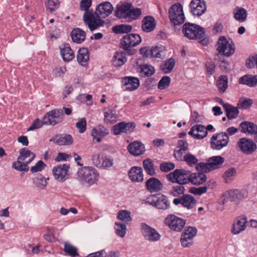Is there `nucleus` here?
I'll return each instance as SVG.
<instances>
[{
    "label": "nucleus",
    "instance_id": "ddd939ff",
    "mask_svg": "<svg viewBox=\"0 0 257 257\" xmlns=\"http://www.w3.org/2000/svg\"><path fill=\"white\" fill-rule=\"evenodd\" d=\"M91 159L93 164L98 168H110L113 164L112 159L104 156L100 153L93 154Z\"/></svg>",
    "mask_w": 257,
    "mask_h": 257
},
{
    "label": "nucleus",
    "instance_id": "dca6fc26",
    "mask_svg": "<svg viewBox=\"0 0 257 257\" xmlns=\"http://www.w3.org/2000/svg\"><path fill=\"white\" fill-rule=\"evenodd\" d=\"M173 203L175 205L181 204L188 209L193 208L196 204V200L193 196L190 194H185L173 199Z\"/></svg>",
    "mask_w": 257,
    "mask_h": 257
},
{
    "label": "nucleus",
    "instance_id": "f3484780",
    "mask_svg": "<svg viewBox=\"0 0 257 257\" xmlns=\"http://www.w3.org/2000/svg\"><path fill=\"white\" fill-rule=\"evenodd\" d=\"M189 8L190 11L193 16L200 17L205 12L206 5L204 0H192Z\"/></svg>",
    "mask_w": 257,
    "mask_h": 257
},
{
    "label": "nucleus",
    "instance_id": "69168bd1",
    "mask_svg": "<svg viewBox=\"0 0 257 257\" xmlns=\"http://www.w3.org/2000/svg\"><path fill=\"white\" fill-rule=\"evenodd\" d=\"M207 190V187L204 186L198 188L191 187L190 189L189 192L193 194L200 195L205 192Z\"/></svg>",
    "mask_w": 257,
    "mask_h": 257
},
{
    "label": "nucleus",
    "instance_id": "c9c22d12",
    "mask_svg": "<svg viewBox=\"0 0 257 257\" xmlns=\"http://www.w3.org/2000/svg\"><path fill=\"white\" fill-rule=\"evenodd\" d=\"M223 108L226 112V116L229 119L236 118L239 113V111L237 107L227 103L223 104Z\"/></svg>",
    "mask_w": 257,
    "mask_h": 257
},
{
    "label": "nucleus",
    "instance_id": "5fc2aeb1",
    "mask_svg": "<svg viewBox=\"0 0 257 257\" xmlns=\"http://www.w3.org/2000/svg\"><path fill=\"white\" fill-rule=\"evenodd\" d=\"M117 217L118 219L124 220L126 222L132 220L131 212L126 210H121L119 211L117 214Z\"/></svg>",
    "mask_w": 257,
    "mask_h": 257
},
{
    "label": "nucleus",
    "instance_id": "f704fd0d",
    "mask_svg": "<svg viewBox=\"0 0 257 257\" xmlns=\"http://www.w3.org/2000/svg\"><path fill=\"white\" fill-rule=\"evenodd\" d=\"M207 180L206 175L200 172L190 173V182L194 185H201L206 182Z\"/></svg>",
    "mask_w": 257,
    "mask_h": 257
},
{
    "label": "nucleus",
    "instance_id": "a211bd4d",
    "mask_svg": "<svg viewBox=\"0 0 257 257\" xmlns=\"http://www.w3.org/2000/svg\"><path fill=\"white\" fill-rule=\"evenodd\" d=\"M69 168V165L67 164L59 165L54 167L53 169V173L55 179L61 182L66 180V177L68 175Z\"/></svg>",
    "mask_w": 257,
    "mask_h": 257
},
{
    "label": "nucleus",
    "instance_id": "9b49d317",
    "mask_svg": "<svg viewBox=\"0 0 257 257\" xmlns=\"http://www.w3.org/2000/svg\"><path fill=\"white\" fill-rule=\"evenodd\" d=\"M165 224L169 227L176 231H181L186 224V221L174 214L168 215L165 220Z\"/></svg>",
    "mask_w": 257,
    "mask_h": 257
},
{
    "label": "nucleus",
    "instance_id": "b1692460",
    "mask_svg": "<svg viewBox=\"0 0 257 257\" xmlns=\"http://www.w3.org/2000/svg\"><path fill=\"white\" fill-rule=\"evenodd\" d=\"M61 56L65 62H69L74 58L75 55L69 44H64L60 46Z\"/></svg>",
    "mask_w": 257,
    "mask_h": 257
},
{
    "label": "nucleus",
    "instance_id": "ea45409f",
    "mask_svg": "<svg viewBox=\"0 0 257 257\" xmlns=\"http://www.w3.org/2000/svg\"><path fill=\"white\" fill-rule=\"evenodd\" d=\"M140 73L143 77H150L153 75L155 71V68L149 64L141 65L140 66Z\"/></svg>",
    "mask_w": 257,
    "mask_h": 257
},
{
    "label": "nucleus",
    "instance_id": "79ce46f5",
    "mask_svg": "<svg viewBox=\"0 0 257 257\" xmlns=\"http://www.w3.org/2000/svg\"><path fill=\"white\" fill-rule=\"evenodd\" d=\"M185 191V187L182 184H179L173 186L169 191V194L174 197H180L181 195H183Z\"/></svg>",
    "mask_w": 257,
    "mask_h": 257
},
{
    "label": "nucleus",
    "instance_id": "4c0bfd02",
    "mask_svg": "<svg viewBox=\"0 0 257 257\" xmlns=\"http://www.w3.org/2000/svg\"><path fill=\"white\" fill-rule=\"evenodd\" d=\"M133 30L132 26L126 24H120L112 27L113 32L116 34H128Z\"/></svg>",
    "mask_w": 257,
    "mask_h": 257
},
{
    "label": "nucleus",
    "instance_id": "338daca9",
    "mask_svg": "<svg viewBox=\"0 0 257 257\" xmlns=\"http://www.w3.org/2000/svg\"><path fill=\"white\" fill-rule=\"evenodd\" d=\"M46 167L45 164L42 161H39L34 166L31 167L30 171L32 173H36L41 171Z\"/></svg>",
    "mask_w": 257,
    "mask_h": 257
},
{
    "label": "nucleus",
    "instance_id": "bf43d9fd",
    "mask_svg": "<svg viewBox=\"0 0 257 257\" xmlns=\"http://www.w3.org/2000/svg\"><path fill=\"white\" fill-rule=\"evenodd\" d=\"M124 130L123 121L120 122L114 125L112 127L113 134L115 136L124 133Z\"/></svg>",
    "mask_w": 257,
    "mask_h": 257
},
{
    "label": "nucleus",
    "instance_id": "4d7b16f0",
    "mask_svg": "<svg viewBox=\"0 0 257 257\" xmlns=\"http://www.w3.org/2000/svg\"><path fill=\"white\" fill-rule=\"evenodd\" d=\"M209 162H207V163H203L201 162L199 163H197V164L196 165V169L198 172H201L200 173H207L209 172L212 170L210 168V167L209 166Z\"/></svg>",
    "mask_w": 257,
    "mask_h": 257
},
{
    "label": "nucleus",
    "instance_id": "20e7f679",
    "mask_svg": "<svg viewBox=\"0 0 257 257\" xmlns=\"http://www.w3.org/2000/svg\"><path fill=\"white\" fill-rule=\"evenodd\" d=\"M142 41L141 37L138 34H126L120 40V47L126 51L128 55H133L136 52L133 48L141 44Z\"/></svg>",
    "mask_w": 257,
    "mask_h": 257
},
{
    "label": "nucleus",
    "instance_id": "052dcab7",
    "mask_svg": "<svg viewBox=\"0 0 257 257\" xmlns=\"http://www.w3.org/2000/svg\"><path fill=\"white\" fill-rule=\"evenodd\" d=\"M171 78L169 76H163L159 81L158 87L160 89H164L169 86Z\"/></svg>",
    "mask_w": 257,
    "mask_h": 257
},
{
    "label": "nucleus",
    "instance_id": "f257e3e1",
    "mask_svg": "<svg viewBox=\"0 0 257 257\" xmlns=\"http://www.w3.org/2000/svg\"><path fill=\"white\" fill-rule=\"evenodd\" d=\"M92 4V0H81L80 9L84 11L83 20L90 31H93L104 26L105 21L101 19L95 18L93 10H89Z\"/></svg>",
    "mask_w": 257,
    "mask_h": 257
},
{
    "label": "nucleus",
    "instance_id": "774afa93",
    "mask_svg": "<svg viewBox=\"0 0 257 257\" xmlns=\"http://www.w3.org/2000/svg\"><path fill=\"white\" fill-rule=\"evenodd\" d=\"M44 117L43 118V120H41L39 118L36 119L31 125L28 128V131H33L35 129H38L41 128L44 124Z\"/></svg>",
    "mask_w": 257,
    "mask_h": 257
},
{
    "label": "nucleus",
    "instance_id": "6ab92c4d",
    "mask_svg": "<svg viewBox=\"0 0 257 257\" xmlns=\"http://www.w3.org/2000/svg\"><path fill=\"white\" fill-rule=\"evenodd\" d=\"M121 82L125 91L136 90L140 86L139 79L133 76H126L122 78Z\"/></svg>",
    "mask_w": 257,
    "mask_h": 257
},
{
    "label": "nucleus",
    "instance_id": "58836bf2",
    "mask_svg": "<svg viewBox=\"0 0 257 257\" xmlns=\"http://www.w3.org/2000/svg\"><path fill=\"white\" fill-rule=\"evenodd\" d=\"M143 167L147 174L154 176L156 174L153 161L149 158L145 159L143 162Z\"/></svg>",
    "mask_w": 257,
    "mask_h": 257
},
{
    "label": "nucleus",
    "instance_id": "e433bc0d",
    "mask_svg": "<svg viewBox=\"0 0 257 257\" xmlns=\"http://www.w3.org/2000/svg\"><path fill=\"white\" fill-rule=\"evenodd\" d=\"M126 60L124 52H116L113 57L112 65L115 67H120L125 63Z\"/></svg>",
    "mask_w": 257,
    "mask_h": 257
},
{
    "label": "nucleus",
    "instance_id": "412c9836",
    "mask_svg": "<svg viewBox=\"0 0 257 257\" xmlns=\"http://www.w3.org/2000/svg\"><path fill=\"white\" fill-rule=\"evenodd\" d=\"M247 222V217L245 215L243 214L238 216L236 222L232 225L231 232L233 234H237L243 231L246 228Z\"/></svg>",
    "mask_w": 257,
    "mask_h": 257
},
{
    "label": "nucleus",
    "instance_id": "864d4df0",
    "mask_svg": "<svg viewBox=\"0 0 257 257\" xmlns=\"http://www.w3.org/2000/svg\"><path fill=\"white\" fill-rule=\"evenodd\" d=\"M117 115L111 110L104 112V121L106 123H113L116 121Z\"/></svg>",
    "mask_w": 257,
    "mask_h": 257
},
{
    "label": "nucleus",
    "instance_id": "f8f14e48",
    "mask_svg": "<svg viewBox=\"0 0 257 257\" xmlns=\"http://www.w3.org/2000/svg\"><path fill=\"white\" fill-rule=\"evenodd\" d=\"M141 232L144 238L149 241L155 242L161 238V235L155 228L145 222L141 223Z\"/></svg>",
    "mask_w": 257,
    "mask_h": 257
},
{
    "label": "nucleus",
    "instance_id": "c85d7f7f",
    "mask_svg": "<svg viewBox=\"0 0 257 257\" xmlns=\"http://www.w3.org/2000/svg\"><path fill=\"white\" fill-rule=\"evenodd\" d=\"M132 4L129 3H123L120 6H118L117 9L115 11V15L118 18L127 19V15H128L129 10L133 8Z\"/></svg>",
    "mask_w": 257,
    "mask_h": 257
},
{
    "label": "nucleus",
    "instance_id": "0e129e2a",
    "mask_svg": "<svg viewBox=\"0 0 257 257\" xmlns=\"http://www.w3.org/2000/svg\"><path fill=\"white\" fill-rule=\"evenodd\" d=\"M76 126L79 133H83L86 130V120L85 117L81 118L76 123Z\"/></svg>",
    "mask_w": 257,
    "mask_h": 257
},
{
    "label": "nucleus",
    "instance_id": "5701e85b",
    "mask_svg": "<svg viewBox=\"0 0 257 257\" xmlns=\"http://www.w3.org/2000/svg\"><path fill=\"white\" fill-rule=\"evenodd\" d=\"M128 152L134 156H138L143 154L145 151V146L138 141H134L127 146Z\"/></svg>",
    "mask_w": 257,
    "mask_h": 257
},
{
    "label": "nucleus",
    "instance_id": "c03bdc74",
    "mask_svg": "<svg viewBox=\"0 0 257 257\" xmlns=\"http://www.w3.org/2000/svg\"><path fill=\"white\" fill-rule=\"evenodd\" d=\"M175 62L173 58L167 60L164 64L161 66L162 70L165 73H169L171 72L175 66Z\"/></svg>",
    "mask_w": 257,
    "mask_h": 257
},
{
    "label": "nucleus",
    "instance_id": "49530a36",
    "mask_svg": "<svg viewBox=\"0 0 257 257\" xmlns=\"http://www.w3.org/2000/svg\"><path fill=\"white\" fill-rule=\"evenodd\" d=\"M184 161L190 167H193L197 164L198 160L197 158L190 153L184 155Z\"/></svg>",
    "mask_w": 257,
    "mask_h": 257
},
{
    "label": "nucleus",
    "instance_id": "3c124183",
    "mask_svg": "<svg viewBox=\"0 0 257 257\" xmlns=\"http://www.w3.org/2000/svg\"><path fill=\"white\" fill-rule=\"evenodd\" d=\"M142 14V11L139 8H131L128 11L127 19L129 21L138 19Z\"/></svg>",
    "mask_w": 257,
    "mask_h": 257
},
{
    "label": "nucleus",
    "instance_id": "72a5a7b5",
    "mask_svg": "<svg viewBox=\"0 0 257 257\" xmlns=\"http://www.w3.org/2000/svg\"><path fill=\"white\" fill-rule=\"evenodd\" d=\"M207 162H209V166L212 170L219 168L224 162V158L220 156H215L209 158Z\"/></svg>",
    "mask_w": 257,
    "mask_h": 257
},
{
    "label": "nucleus",
    "instance_id": "cd10ccee",
    "mask_svg": "<svg viewBox=\"0 0 257 257\" xmlns=\"http://www.w3.org/2000/svg\"><path fill=\"white\" fill-rule=\"evenodd\" d=\"M151 204L157 209L166 210L170 207V203L166 196L159 194L157 199L152 202Z\"/></svg>",
    "mask_w": 257,
    "mask_h": 257
},
{
    "label": "nucleus",
    "instance_id": "680f3d73",
    "mask_svg": "<svg viewBox=\"0 0 257 257\" xmlns=\"http://www.w3.org/2000/svg\"><path fill=\"white\" fill-rule=\"evenodd\" d=\"M180 242L184 247H189L193 244V238L181 235Z\"/></svg>",
    "mask_w": 257,
    "mask_h": 257
},
{
    "label": "nucleus",
    "instance_id": "09e8293b",
    "mask_svg": "<svg viewBox=\"0 0 257 257\" xmlns=\"http://www.w3.org/2000/svg\"><path fill=\"white\" fill-rule=\"evenodd\" d=\"M195 127V131H197L200 134H197L196 136V139H202L206 137L208 134V132L206 131L205 126L202 124H196L194 125Z\"/></svg>",
    "mask_w": 257,
    "mask_h": 257
},
{
    "label": "nucleus",
    "instance_id": "0eeeda50",
    "mask_svg": "<svg viewBox=\"0 0 257 257\" xmlns=\"http://www.w3.org/2000/svg\"><path fill=\"white\" fill-rule=\"evenodd\" d=\"M169 19L175 26L180 25L185 21L183 7L180 3H175L169 10Z\"/></svg>",
    "mask_w": 257,
    "mask_h": 257
},
{
    "label": "nucleus",
    "instance_id": "7ed1b4c3",
    "mask_svg": "<svg viewBox=\"0 0 257 257\" xmlns=\"http://www.w3.org/2000/svg\"><path fill=\"white\" fill-rule=\"evenodd\" d=\"M36 155L26 148L20 150V156L17 161L13 163L12 167L19 171L27 172L29 170V164L35 158Z\"/></svg>",
    "mask_w": 257,
    "mask_h": 257
},
{
    "label": "nucleus",
    "instance_id": "393cba45",
    "mask_svg": "<svg viewBox=\"0 0 257 257\" xmlns=\"http://www.w3.org/2000/svg\"><path fill=\"white\" fill-rule=\"evenodd\" d=\"M129 178L133 182H140L144 180L143 169L140 167L134 166L128 172Z\"/></svg>",
    "mask_w": 257,
    "mask_h": 257
},
{
    "label": "nucleus",
    "instance_id": "39448f33",
    "mask_svg": "<svg viewBox=\"0 0 257 257\" xmlns=\"http://www.w3.org/2000/svg\"><path fill=\"white\" fill-rule=\"evenodd\" d=\"M190 173L189 170L183 169H176L167 175L166 177L167 179L172 183L184 185L190 182Z\"/></svg>",
    "mask_w": 257,
    "mask_h": 257
},
{
    "label": "nucleus",
    "instance_id": "bb28decb",
    "mask_svg": "<svg viewBox=\"0 0 257 257\" xmlns=\"http://www.w3.org/2000/svg\"><path fill=\"white\" fill-rule=\"evenodd\" d=\"M156 26V21L152 16L145 17L142 20V29L147 33L153 31Z\"/></svg>",
    "mask_w": 257,
    "mask_h": 257
},
{
    "label": "nucleus",
    "instance_id": "4468645a",
    "mask_svg": "<svg viewBox=\"0 0 257 257\" xmlns=\"http://www.w3.org/2000/svg\"><path fill=\"white\" fill-rule=\"evenodd\" d=\"M113 7L111 4L108 2H105L97 5L94 12L95 18H105L109 16L113 11Z\"/></svg>",
    "mask_w": 257,
    "mask_h": 257
},
{
    "label": "nucleus",
    "instance_id": "8fccbe9b",
    "mask_svg": "<svg viewBox=\"0 0 257 257\" xmlns=\"http://www.w3.org/2000/svg\"><path fill=\"white\" fill-rule=\"evenodd\" d=\"M246 11L243 8H239L234 13V18L239 22H244L246 20Z\"/></svg>",
    "mask_w": 257,
    "mask_h": 257
},
{
    "label": "nucleus",
    "instance_id": "aec40b11",
    "mask_svg": "<svg viewBox=\"0 0 257 257\" xmlns=\"http://www.w3.org/2000/svg\"><path fill=\"white\" fill-rule=\"evenodd\" d=\"M49 141L59 146H69L72 145L74 141L73 137L70 134H65L64 136L57 134Z\"/></svg>",
    "mask_w": 257,
    "mask_h": 257
},
{
    "label": "nucleus",
    "instance_id": "2eb2a0df",
    "mask_svg": "<svg viewBox=\"0 0 257 257\" xmlns=\"http://www.w3.org/2000/svg\"><path fill=\"white\" fill-rule=\"evenodd\" d=\"M237 145L241 151L246 155L252 154L257 148L256 144L252 140L246 138L239 139Z\"/></svg>",
    "mask_w": 257,
    "mask_h": 257
},
{
    "label": "nucleus",
    "instance_id": "e2e57ef3",
    "mask_svg": "<svg viewBox=\"0 0 257 257\" xmlns=\"http://www.w3.org/2000/svg\"><path fill=\"white\" fill-rule=\"evenodd\" d=\"M175 167V165L174 163L170 162L162 163L160 165V170L164 172H169L174 169Z\"/></svg>",
    "mask_w": 257,
    "mask_h": 257
},
{
    "label": "nucleus",
    "instance_id": "a19ab883",
    "mask_svg": "<svg viewBox=\"0 0 257 257\" xmlns=\"http://www.w3.org/2000/svg\"><path fill=\"white\" fill-rule=\"evenodd\" d=\"M216 85L219 92H224L228 87V77L226 75H222L218 77Z\"/></svg>",
    "mask_w": 257,
    "mask_h": 257
},
{
    "label": "nucleus",
    "instance_id": "a18cd8bd",
    "mask_svg": "<svg viewBox=\"0 0 257 257\" xmlns=\"http://www.w3.org/2000/svg\"><path fill=\"white\" fill-rule=\"evenodd\" d=\"M33 182L37 187L41 189H44L47 184L46 179L41 174L37 175Z\"/></svg>",
    "mask_w": 257,
    "mask_h": 257
},
{
    "label": "nucleus",
    "instance_id": "de8ad7c7",
    "mask_svg": "<svg viewBox=\"0 0 257 257\" xmlns=\"http://www.w3.org/2000/svg\"><path fill=\"white\" fill-rule=\"evenodd\" d=\"M92 132L101 137H104L109 134L108 129L102 124H99L97 126L93 128Z\"/></svg>",
    "mask_w": 257,
    "mask_h": 257
},
{
    "label": "nucleus",
    "instance_id": "6e6d98bb",
    "mask_svg": "<svg viewBox=\"0 0 257 257\" xmlns=\"http://www.w3.org/2000/svg\"><path fill=\"white\" fill-rule=\"evenodd\" d=\"M45 6L51 13H53L59 8V0H47Z\"/></svg>",
    "mask_w": 257,
    "mask_h": 257
},
{
    "label": "nucleus",
    "instance_id": "6e6552de",
    "mask_svg": "<svg viewBox=\"0 0 257 257\" xmlns=\"http://www.w3.org/2000/svg\"><path fill=\"white\" fill-rule=\"evenodd\" d=\"M64 114L61 109H54L47 112L44 116V124L54 126L61 123L64 119Z\"/></svg>",
    "mask_w": 257,
    "mask_h": 257
},
{
    "label": "nucleus",
    "instance_id": "f03ea898",
    "mask_svg": "<svg viewBox=\"0 0 257 257\" xmlns=\"http://www.w3.org/2000/svg\"><path fill=\"white\" fill-rule=\"evenodd\" d=\"M182 32L184 35L189 39H196L203 46L208 44L205 31L202 27L190 23H186L183 26Z\"/></svg>",
    "mask_w": 257,
    "mask_h": 257
},
{
    "label": "nucleus",
    "instance_id": "2f4dec72",
    "mask_svg": "<svg viewBox=\"0 0 257 257\" xmlns=\"http://www.w3.org/2000/svg\"><path fill=\"white\" fill-rule=\"evenodd\" d=\"M228 194L231 201H237L247 196V192L245 190H230L228 192Z\"/></svg>",
    "mask_w": 257,
    "mask_h": 257
},
{
    "label": "nucleus",
    "instance_id": "c756f323",
    "mask_svg": "<svg viewBox=\"0 0 257 257\" xmlns=\"http://www.w3.org/2000/svg\"><path fill=\"white\" fill-rule=\"evenodd\" d=\"M89 52L87 48H80L77 55V60L79 64L85 66L87 65L89 60Z\"/></svg>",
    "mask_w": 257,
    "mask_h": 257
},
{
    "label": "nucleus",
    "instance_id": "423d86ee",
    "mask_svg": "<svg viewBox=\"0 0 257 257\" xmlns=\"http://www.w3.org/2000/svg\"><path fill=\"white\" fill-rule=\"evenodd\" d=\"M79 178L89 185L94 184L98 178V174L95 169L92 167H84L80 168L77 172Z\"/></svg>",
    "mask_w": 257,
    "mask_h": 257
},
{
    "label": "nucleus",
    "instance_id": "37998d69",
    "mask_svg": "<svg viewBox=\"0 0 257 257\" xmlns=\"http://www.w3.org/2000/svg\"><path fill=\"white\" fill-rule=\"evenodd\" d=\"M64 251L72 257L79 255L77 247L67 242L64 243Z\"/></svg>",
    "mask_w": 257,
    "mask_h": 257
},
{
    "label": "nucleus",
    "instance_id": "7c9ffc66",
    "mask_svg": "<svg viewBox=\"0 0 257 257\" xmlns=\"http://www.w3.org/2000/svg\"><path fill=\"white\" fill-rule=\"evenodd\" d=\"M72 41L76 43H81L86 37L85 32L80 28L74 29L71 33Z\"/></svg>",
    "mask_w": 257,
    "mask_h": 257
},
{
    "label": "nucleus",
    "instance_id": "603ef678",
    "mask_svg": "<svg viewBox=\"0 0 257 257\" xmlns=\"http://www.w3.org/2000/svg\"><path fill=\"white\" fill-rule=\"evenodd\" d=\"M116 227L115 228L116 234L120 237H123L126 234V227L124 224L118 222L115 223Z\"/></svg>",
    "mask_w": 257,
    "mask_h": 257
},
{
    "label": "nucleus",
    "instance_id": "4be33fe9",
    "mask_svg": "<svg viewBox=\"0 0 257 257\" xmlns=\"http://www.w3.org/2000/svg\"><path fill=\"white\" fill-rule=\"evenodd\" d=\"M145 186L148 191L151 193L158 192L163 188L162 182L157 178L152 177L145 182Z\"/></svg>",
    "mask_w": 257,
    "mask_h": 257
},
{
    "label": "nucleus",
    "instance_id": "473e14b6",
    "mask_svg": "<svg viewBox=\"0 0 257 257\" xmlns=\"http://www.w3.org/2000/svg\"><path fill=\"white\" fill-rule=\"evenodd\" d=\"M239 83L249 87L254 86L257 84V75H245L239 78Z\"/></svg>",
    "mask_w": 257,
    "mask_h": 257
},
{
    "label": "nucleus",
    "instance_id": "a878e982",
    "mask_svg": "<svg viewBox=\"0 0 257 257\" xmlns=\"http://www.w3.org/2000/svg\"><path fill=\"white\" fill-rule=\"evenodd\" d=\"M239 130L241 133L247 135L257 134V125L250 121H244L239 124Z\"/></svg>",
    "mask_w": 257,
    "mask_h": 257
},
{
    "label": "nucleus",
    "instance_id": "9d476101",
    "mask_svg": "<svg viewBox=\"0 0 257 257\" xmlns=\"http://www.w3.org/2000/svg\"><path fill=\"white\" fill-rule=\"evenodd\" d=\"M217 50L219 53L229 57L235 52V46L232 40L227 41L224 37H221L217 42Z\"/></svg>",
    "mask_w": 257,
    "mask_h": 257
},
{
    "label": "nucleus",
    "instance_id": "13d9d810",
    "mask_svg": "<svg viewBox=\"0 0 257 257\" xmlns=\"http://www.w3.org/2000/svg\"><path fill=\"white\" fill-rule=\"evenodd\" d=\"M197 229L195 227L187 226L181 235L193 238L197 234Z\"/></svg>",
    "mask_w": 257,
    "mask_h": 257
},
{
    "label": "nucleus",
    "instance_id": "1a4fd4ad",
    "mask_svg": "<svg viewBox=\"0 0 257 257\" xmlns=\"http://www.w3.org/2000/svg\"><path fill=\"white\" fill-rule=\"evenodd\" d=\"M229 142V137L225 132L214 134L210 139V147L215 150H220Z\"/></svg>",
    "mask_w": 257,
    "mask_h": 257
}]
</instances>
